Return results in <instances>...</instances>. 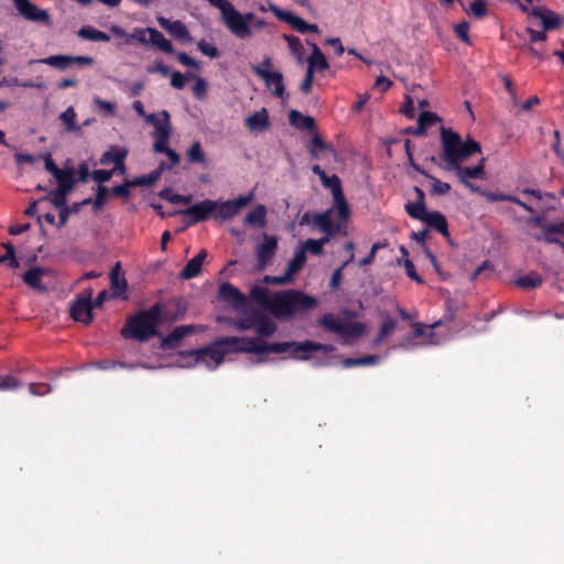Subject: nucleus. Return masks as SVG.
I'll return each instance as SVG.
<instances>
[{
    "instance_id": "1",
    "label": "nucleus",
    "mask_w": 564,
    "mask_h": 564,
    "mask_svg": "<svg viewBox=\"0 0 564 564\" xmlns=\"http://www.w3.org/2000/svg\"><path fill=\"white\" fill-rule=\"evenodd\" d=\"M220 343L224 344L226 352H248V354H262V352H290L294 358L300 360H307L315 351L329 354L335 350L333 345H324L312 340L305 341H284L268 344L261 338L236 337L228 336L221 337Z\"/></svg>"
},
{
    "instance_id": "2",
    "label": "nucleus",
    "mask_w": 564,
    "mask_h": 564,
    "mask_svg": "<svg viewBox=\"0 0 564 564\" xmlns=\"http://www.w3.org/2000/svg\"><path fill=\"white\" fill-rule=\"evenodd\" d=\"M207 1L219 10L221 23L239 40L251 39L254 30L260 31L265 25L263 19L258 18L253 12H240L229 0Z\"/></svg>"
},
{
    "instance_id": "3",
    "label": "nucleus",
    "mask_w": 564,
    "mask_h": 564,
    "mask_svg": "<svg viewBox=\"0 0 564 564\" xmlns=\"http://www.w3.org/2000/svg\"><path fill=\"white\" fill-rule=\"evenodd\" d=\"M441 147L440 154L443 161V170L452 172V167L466 161L469 156L481 152L480 143L468 138L463 141L460 135L451 128L441 127Z\"/></svg>"
},
{
    "instance_id": "4",
    "label": "nucleus",
    "mask_w": 564,
    "mask_h": 564,
    "mask_svg": "<svg viewBox=\"0 0 564 564\" xmlns=\"http://www.w3.org/2000/svg\"><path fill=\"white\" fill-rule=\"evenodd\" d=\"M162 312L161 303H155L150 308L129 316L120 332L122 337L144 343L159 336L158 327L162 319Z\"/></svg>"
},
{
    "instance_id": "5",
    "label": "nucleus",
    "mask_w": 564,
    "mask_h": 564,
    "mask_svg": "<svg viewBox=\"0 0 564 564\" xmlns=\"http://www.w3.org/2000/svg\"><path fill=\"white\" fill-rule=\"evenodd\" d=\"M317 304L318 301L315 296L297 290H288L274 294L271 299L270 310L275 317L289 318L295 313L315 308Z\"/></svg>"
},
{
    "instance_id": "6",
    "label": "nucleus",
    "mask_w": 564,
    "mask_h": 564,
    "mask_svg": "<svg viewBox=\"0 0 564 564\" xmlns=\"http://www.w3.org/2000/svg\"><path fill=\"white\" fill-rule=\"evenodd\" d=\"M545 215L546 213H543L528 219L529 225L541 229L533 238L549 245H558L564 251V221L545 223Z\"/></svg>"
},
{
    "instance_id": "7",
    "label": "nucleus",
    "mask_w": 564,
    "mask_h": 564,
    "mask_svg": "<svg viewBox=\"0 0 564 564\" xmlns=\"http://www.w3.org/2000/svg\"><path fill=\"white\" fill-rule=\"evenodd\" d=\"M147 122L154 127L153 135L155 141L153 143V150L158 153L166 154L171 149L167 143L172 131L171 117L169 111L162 110L160 115L150 113L147 117Z\"/></svg>"
},
{
    "instance_id": "8",
    "label": "nucleus",
    "mask_w": 564,
    "mask_h": 564,
    "mask_svg": "<svg viewBox=\"0 0 564 564\" xmlns=\"http://www.w3.org/2000/svg\"><path fill=\"white\" fill-rule=\"evenodd\" d=\"M318 325L326 330L339 334L345 338H358L366 333V325L361 322H341L334 314L326 313L318 319Z\"/></svg>"
},
{
    "instance_id": "9",
    "label": "nucleus",
    "mask_w": 564,
    "mask_h": 564,
    "mask_svg": "<svg viewBox=\"0 0 564 564\" xmlns=\"http://www.w3.org/2000/svg\"><path fill=\"white\" fill-rule=\"evenodd\" d=\"M219 202L204 199L203 202L194 204L187 207L186 209L181 210L180 213L184 216L191 217V220L187 223V226H192L198 223L206 221L210 217L219 219Z\"/></svg>"
},
{
    "instance_id": "10",
    "label": "nucleus",
    "mask_w": 564,
    "mask_h": 564,
    "mask_svg": "<svg viewBox=\"0 0 564 564\" xmlns=\"http://www.w3.org/2000/svg\"><path fill=\"white\" fill-rule=\"evenodd\" d=\"M485 162L486 159L482 158L475 166H463L462 163H458L452 167V172H455L458 181L473 193H480L479 187L471 183L469 180H484L486 177Z\"/></svg>"
},
{
    "instance_id": "11",
    "label": "nucleus",
    "mask_w": 564,
    "mask_h": 564,
    "mask_svg": "<svg viewBox=\"0 0 564 564\" xmlns=\"http://www.w3.org/2000/svg\"><path fill=\"white\" fill-rule=\"evenodd\" d=\"M322 184L324 187L330 189L341 223L347 221L350 216V209L343 192L340 178L334 174L327 176L325 181H322Z\"/></svg>"
},
{
    "instance_id": "12",
    "label": "nucleus",
    "mask_w": 564,
    "mask_h": 564,
    "mask_svg": "<svg viewBox=\"0 0 564 564\" xmlns=\"http://www.w3.org/2000/svg\"><path fill=\"white\" fill-rule=\"evenodd\" d=\"M188 354L195 355L197 361L206 362L208 366L209 362H212L213 368H216L224 360L226 349L224 347V344L220 343V338H218L210 345L196 350H192Z\"/></svg>"
},
{
    "instance_id": "13",
    "label": "nucleus",
    "mask_w": 564,
    "mask_h": 564,
    "mask_svg": "<svg viewBox=\"0 0 564 564\" xmlns=\"http://www.w3.org/2000/svg\"><path fill=\"white\" fill-rule=\"evenodd\" d=\"M251 69L264 82L265 86L272 90V94L275 97L284 98L285 86L283 83V75L280 72H269L268 69L262 68L261 65H252Z\"/></svg>"
},
{
    "instance_id": "14",
    "label": "nucleus",
    "mask_w": 564,
    "mask_h": 564,
    "mask_svg": "<svg viewBox=\"0 0 564 564\" xmlns=\"http://www.w3.org/2000/svg\"><path fill=\"white\" fill-rule=\"evenodd\" d=\"M94 304L90 295L84 299H77L70 306V316L76 322H82L88 325L93 322Z\"/></svg>"
},
{
    "instance_id": "15",
    "label": "nucleus",
    "mask_w": 564,
    "mask_h": 564,
    "mask_svg": "<svg viewBox=\"0 0 564 564\" xmlns=\"http://www.w3.org/2000/svg\"><path fill=\"white\" fill-rule=\"evenodd\" d=\"M278 248V240L273 236L264 235L263 242L257 248L256 258L259 270H263L273 259Z\"/></svg>"
},
{
    "instance_id": "16",
    "label": "nucleus",
    "mask_w": 564,
    "mask_h": 564,
    "mask_svg": "<svg viewBox=\"0 0 564 564\" xmlns=\"http://www.w3.org/2000/svg\"><path fill=\"white\" fill-rule=\"evenodd\" d=\"M421 217H412L413 219L421 220L427 224L430 227L434 228L437 232L443 235L444 237L449 236L448 224L446 217L437 210L429 212L427 209L423 213H420Z\"/></svg>"
},
{
    "instance_id": "17",
    "label": "nucleus",
    "mask_w": 564,
    "mask_h": 564,
    "mask_svg": "<svg viewBox=\"0 0 564 564\" xmlns=\"http://www.w3.org/2000/svg\"><path fill=\"white\" fill-rule=\"evenodd\" d=\"M158 23L162 29L181 42H191L193 40L186 25L180 20L170 21L164 17H159Z\"/></svg>"
},
{
    "instance_id": "18",
    "label": "nucleus",
    "mask_w": 564,
    "mask_h": 564,
    "mask_svg": "<svg viewBox=\"0 0 564 564\" xmlns=\"http://www.w3.org/2000/svg\"><path fill=\"white\" fill-rule=\"evenodd\" d=\"M251 200V195L239 196L232 200L219 202L218 216L220 220L232 218L241 208L247 206Z\"/></svg>"
},
{
    "instance_id": "19",
    "label": "nucleus",
    "mask_w": 564,
    "mask_h": 564,
    "mask_svg": "<svg viewBox=\"0 0 564 564\" xmlns=\"http://www.w3.org/2000/svg\"><path fill=\"white\" fill-rule=\"evenodd\" d=\"M333 209H328L324 213L314 214L313 223L324 235L335 236L341 229V223H334L332 219Z\"/></svg>"
},
{
    "instance_id": "20",
    "label": "nucleus",
    "mask_w": 564,
    "mask_h": 564,
    "mask_svg": "<svg viewBox=\"0 0 564 564\" xmlns=\"http://www.w3.org/2000/svg\"><path fill=\"white\" fill-rule=\"evenodd\" d=\"M194 333L195 327L193 325L176 326L169 335L162 338L161 347L164 350L175 349L184 337Z\"/></svg>"
},
{
    "instance_id": "21",
    "label": "nucleus",
    "mask_w": 564,
    "mask_h": 564,
    "mask_svg": "<svg viewBox=\"0 0 564 564\" xmlns=\"http://www.w3.org/2000/svg\"><path fill=\"white\" fill-rule=\"evenodd\" d=\"M270 10L280 21L288 23L296 32L302 34L306 33L307 22L302 18L288 10H282L274 4L270 6Z\"/></svg>"
},
{
    "instance_id": "22",
    "label": "nucleus",
    "mask_w": 564,
    "mask_h": 564,
    "mask_svg": "<svg viewBox=\"0 0 564 564\" xmlns=\"http://www.w3.org/2000/svg\"><path fill=\"white\" fill-rule=\"evenodd\" d=\"M219 297L234 307L245 305L246 296L229 282H224L218 290Z\"/></svg>"
},
{
    "instance_id": "23",
    "label": "nucleus",
    "mask_w": 564,
    "mask_h": 564,
    "mask_svg": "<svg viewBox=\"0 0 564 564\" xmlns=\"http://www.w3.org/2000/svg\"><path fill=\"white\" fill-rule=\"evenodd\" d=\"M19 13L28 21L42 22L46 25L51 23L50 14L47 11L37 8L35 4L25 1L19 9Z\"/></svg>"
},
{
    "instance_id": "24",
    "label": "nucleus",
    "mask_w": 564,
    "mask_h": 564,
    "mask_svg": "<svg viewBox=\"0 0 564 564\" xmlns=\"http://www.w3.org/2000/svg\"><path fill=\"white\" fill-rule=\"evenodd\" d=\"M245 126L250 132H263L270 127L269 113L265 108L253 112L245 120Z\"/></svg>"
},
{
    "instance_id": "25",
    "label": "nucleus",
    "mask_w": 564,
    "mask_h": 564,
    "mask_svg": "<svg viewBox=\"0 0 564 564\" xmlns=\"http://www.w3.org/2000/svg\"><path fill=\"white\" fill-rule=\"evenodd\" d=\"M207 257V251L202 249L194 258H192L180 272V278L189 280L197 276L202 271V265Z\"/></svg>"
},
{
    "instance_id": "26",
    "label": "nucleus",
    "mask_w": 564,
    "mask_h": 564,
    "mask_svg": "<svg viewBox=\"0 0 564 564\" xmlns=\"http://www.w3.org/2000/svg\"><path fill=\"white\" fill-rule=\"evenodd\" d=\"M290 123L299 130H306L311 132L316 131V121L313 117L303 115L297 110H290Z\"/></svg>"
},
{
    "instance_id": "27",
    "label": "nucleus",
    "mask_w": 564,
    "mask_h": 564,
    "mask_svg": "<svg viewBox=\"0 0 564 564\" xmlns=\"http://www.w3.org/2000/svg\"><path fill=\"white\" fill-rule=\"evenodd\" d=\"M253 330L264 338L271 337L276 330V324L265 314L256 312V325Z\"/></svg>"
},
{
    "instance_id": "28",
    "label": "nucleus",
    "mask_w": 564,
    "mask_h": 564,
    "mask_svg": "<svg viewBox=\"0 0 564 564\" xmlns=\"http://www.w3.org/2000/svg\"><path fill=\"white\" fill-rule=\"evenodd\" d=\"M312 54L307 58V70H311L314 73L326 70L329 67V64L325 57V55L322 53L321 48L315 44L312 43Z\"/></svg>"
},
{
    "instance_id": "29",
    "label": "nucleus",
    "mask_w": 564,
    "mask_h": 564,
    "mask_svg": "<svg viewBox=\"0 0 564 564\" xmlns=\"http://www.w3.org/2000/svg\"><path fill=\"white\" fill-rule=\"evenodd\" d=\"M149 44L155 46L158 50L165 54H173L175 52L173 44L160 31L154 28H148Z\"/></svg>"
},
{
    "instance_id": "30",
    "label": "nucleus",
    "mask_w": 564,
    "mask_h": 564,
    "mask_svg": "<svg viewBox=\"0 0 564 564\" xmlns=\"http://www.w3.org/2000/svg\"><path fill=\"white\" fill-rule=\"evenodd\" d=\"M413 191L415 194V200L405 204V212L411 218L421 217L420 213L426 210L425 193L419 186H414Z\"/></svg>"
},
{
    "instance_id": "31",
    "label": "nucleus",
    "mask_w": 564,
    "mask_h": 564,
    "mask_svg": "<svg viewBox=\"0 0 564 564\" xmlns=\"http://www.w3.org/2000/svg\"><path fill=\"white\" fill-rule=\"evenodd\" d=\"M127 155L128 151L126 149L119 147H110V149L101 155L100 164L108 165L113 163L121 166V163L124 162Z\"/></svg>"
},
{
    "instance_id": "32",
    "label": "nucleus",
    "mask_w": 564,
    "mask_h": 564,
    "mask_svg": "<svg viewBox=\"0 0 564 564\" xmlns=\"http://www.w3.org/2000/svg\"><path fill=\"white\" fill-rule=\"evenodd\" d=\"M54 178L57 182V188L69 192V193L73 191V188L76 184L75 171L73 169H62L54 176Z\"/></svg>"
},
{
    "instance_id": "33",
    "label": "nucleus",
    "mask_w": 564,
    "mask_h": 564,
    "mask_svg": "<svg viewBox=\"0 0 564 564\" xmlns=\"http://www.w3.org/2000/svg\"><path fill=\"white\" fill-rule=\"evenodd\" d=\"M110 283L115 296L120 295L127 290V281L121 274V267L119 262H117L110 271Z\"/></svg>"
},
{
    "instance_id": "34",
    "label": "nucleus",
    "mask_w": 564,
    "mask_h": 564,
    "mask_svg": "<svg viewBox=\"0 0 564 564\" xmlns=\"http://www.w3.org/2000/svg\"><path fill=\"white\" fill-rule=\"evenodd\" d=\"M44 270L39 267H33L24 272L23 281L26 285L34 290L45 291V286L41 282Z\"/></svg>"
},
{
    "instance_id": "35",
    "label": "nucleus",
    "mask_w": 564,
    "mask_h": 564,
    "mask_svg": "<svg viewBox=\"0 0 564 564\" xmlns=\"http://www.w3.org/2000/svg\"><path fill=\"white\" fill-rule=\"evenodd\" d=\"M306 262V253L305 248H296L292 259L289 261L285 272L293 279V275L296 274Z\"/></svg>"
},
{
    "instance_id": "36",
    "label": "nucleus",
    "mask_w": 564,
    "mask_h": 564,
    "mask_svg": "<svg viewBox=\"0 0 564 564\" xmlns=\"http://www.w3.org/2000/svg\"><path fill=\"white\" fill-rule=\"evenodd\" d=\"M77 35L83 40H88V41H94V42H109L110 41V36L107 33H105L100 30H97L90 25L82 26L77 31Z\"/></svg>"
},
{
    "instance_id": "37",
    "label": "nucleus",
    "mask_w": 564,
    "mask_h": 564,
    "mask_svg": "<svg viewBox=\"0 0 564 564\" xmlns=\"http://www.w3.org/2000/svg\"><path fill=\"white\" fill-rule=\"evenodd\" d=\"M531 14L541 18L544 31L554 30L561 25V20L554 12L543 14L540 8H533Z\"/></svg>"
},
{
    "instance_id": "38",
    "label": "nucleus",
    "mask_w": 564,
    "mask_h": 564,
    "mask_svg": "<svg viewBox=\"0 0 564 564\" xmlns=\"http://www.w3.org/2000/svg\"><path fill=\"white\" fill-rule=\"evenodd\" d=\"M267 209L263 205H257L251 209L246 218L245 223L254 227H263L265 225Z\"/></svg>"
},
{
    "instance_id": "39",
    "label": "nucleus",
    "mask_w": 564,
    "mask_h": 564,
    "mask_svg": "<svg viewBox=\"0 0 564 564\" xmlns=\"http://www.w3.org/2000/svg\"><path fill=\"white\" fill-rule=\"evenodd\" d=\"M35 62L55 67L61 70H64L70 66L69 55H62V54L52 55V56H48L45 58L37 59Z\"/></svg>"
},
{
    "instance_id": "40",
    "label": "nucleus",
    "mask_w": 564,
    "mask_h": 564,
    "mask_svg": "<svg viewBox=\"0 0 564 564\" xmlns=\"http://www.w3.org/2000/svg\"><path fill=\"white\" fill-rule=\"evenodd\" d=\"M163 165L164 163L162 162L161 165L156 170L152 171L150 174L137 176L133 180H131L133 186L135 187L153 185L161 177Z\"/></svg>"
},
{
    "instance_id": "41",
    "label": "nucleus",
    "mask_w": 564,
    "mask_h": 564,
    "mask_svg": "<svg viewBox=\"0 0 564 564\" xmlns=\"http://www.w3.org/2000/svg\"><path fill=\"white\" fill-rule=\"evenodd\" d=\"M542 282L543 279L535 272L528 273L516 280L517 285L525 290L535 289L540 286Z\"/></svg>"
},
{
    "instance_id": "42",
    "label": "nucleus",
    "mask_w": 564,
    "mask_h": 564,
    "mask_svg": "<svg viewBox=\"0 0 564 564\" xmlns=\"http://www.w3.org/2000/svg\"><path fill=\"white\" fill-rule=\"evenodd\" d=\"M186 159L192 164H194V163L205 164L206 163L205 153L202 149V144L199 141H196L191 145V148L186 152Z\"/></svg>"
},
{
    "instance_id": "43",
    "label": "nucleus",
    "mask_w": 564,
    "mask_h": 564,
    "mask_svg": "<svg viewBox=\"0 0 564 564\" xmlns=\"http://www.w3.org/2000/svg\"><path fill=\"white\" fill-rule=\"evenodd\" d=\"M77 115L73 107H68L65 111H63L59 116V119L65 124L67 131H78L80 128L76 123Z\"/></svg>"
},
{
    "instance_id": "44",
    "label": "nucleus",
    "mask_w": 564,
    "mask_h": 564,
    "mask_svg": "<svg viewBox=\"0 0 564 564\" xmlns=\"http://www.w3.org/2000/svg\"><path fill=\"white\" fill-rule=\"evenodd\" d=\"M250 296L253 301L262 306L270 308L271 300L269 297V290L262 286H253L250 291Z\"/></svg>"
},
{
    "instance_id": "45",
    "label": "nucleus",
    "mask_w": 564,
    "mask_h": 564,
    "mask_svg": "<svg viewBox=\"0 0 564 564\" xmlns=\"http://www.w3.org/2000/svg\"><path fill=\"white\" fill-rule=\"evenodd\" d=\"M424 176L432 181V195H446L451 192L452 186L449 183L442 182L430 173H427V175Z\"/></svg>"
},
{
    "instance_id": "46",
    "label": "nucleus",
    "mask_w": 564,
    "mask_h": 564,
    "mask_svg": "<svg viewBox=\"0 0 564 564\" xmlns=\"http://www.w3.org/2000/svg\"><path fill=\"white\" fill-rule=\"evenodd\" d=\"M159 196L172 204H188L192 200V197L184 196L181 194H173L171 188H164L159 193Z\"/></svg>"
},
{
    "instance_id": "47",
    "label": "nucleus",
    "mask_w": 564,
    "mask_h": 564,
    "mask_svg": "<svg viewBox=\"0 0 564 564\" xmlns=\"http://www.w3.org/2000/svg\"><path fill=\"white\" fill-rule=\"evenodd\" d=\"M149 34L148 28H135L132 33H128L127 43L130 44L131 42L135 41L140 44L148 45L149 44V37L147 36Z\"/></svg>"
},
{
    "instance_id": "48",
    "label": "nucleus",
    "mask_w": 564,
    "mask_h": 564,
    "mask_svg": "<svg viewBox=\"0 0 564 564\" xmlns=\"http://www.w3.org/2000/svg\"><path fill=\"white\" fill-rule=\"evenodd\" d=\"M438 121H441V118L436 113L431 111H423L420 113L417 118V123H420V126H422L425 131L429 127L433 126Z\"/></svg>"
},
{
    "instance_id": "49",
    "label": "nucleus",
    "mask_w": 564,
    "mask_h": 564,
    "mask_svg": "<svg viewBox=\"0 0 564 564\" xmlns=\"http://www.w3.org/2000/svg\"><path fill=\"white\" fill-rule=\"evenodd\" d=\"M68 193L69 192L56 188L51 192L50 199H51L52 204L57 208L66 207V200H67L66 197H67Z\"/></svg>"
},
{
    "instance_id": "50",
    "label": "nucleus",
    "mask_w": 564,
    "mask_h": 564,
    "mask_svg": "<svg viewBox=\"0 0 564 564\" xmlns=\"http://www.w3.org/2000/svg\"><path fill=\"white\" fill-rule=\"evenodd\" d=\"M469 23L467 21H463L454 26L455 35L465 44L470 45L471 41L468 34Z\"/></svg>"
},
{
    "instance_id": "51",
    "label": "nucleus",
    "mask_w": 564,
    "mask_h": 564,
    "mask_svg": "<svg viewBox=\"0 0 564 564\" xmlns=\"http://www.w3.org/2000/svg\"><path fill=\"white\" fill-rule=\"evenodd\" d=\"M23 383L14 376L0 377V390H17L22 387Z\"/></svg>"
},
{
    "instance_id": "52",
    "label": "nucleus",
    "mask_w": 564,
    "mask_h": 564,
    "mask_svg": "<svg viewBox=\"0 0 564 564\" xmlns=\"http://www.w3.org/2000/svg\"><path fill=\"white\" fill-rule=\"evenodd\" d=\"M256 312L257 311H254L251 314H249V315H247V316L236 321L235 327L238 330H250V329H253L254 325H256Z\"/></svg>"
},
{
    "instance_id": "53",
    "label": "nucleus",
    "mask_w": 564,
    "mask_h": 564,
    "mask_svg": "<svg viewBox=\"0 0 564 564\" xmlns=\"http://www.w3.org/2000/svg\"><path fill=\"white\" fill-rule=\"evenodd\" d=\"M284 40L288 42L289 48L294 55H296L297 57H301L303 55L304 47L301 40L297 36L284 35Z\"/></svg>"
},
{
    "instance_id": "54",
    "label": "nucleus",
    "mask_w": 564,
    "mask_h": 564,
    "mask_svg": "<svg viewBox=\"0 0 564 564\" xmlns=\"http://www.w3.org/2000/svg\"><path fill=\"white\" fill-rule=\"evenodd\" d=\"M395 328H397V322L390 317L386 318L380 326V330L378 334V341H381L386 337L391 335Z\"/></svg>"
},
{
    "instance_id": "55",
    "label": "nucleus",
    "mask_w": 564,
    "mask_h": 564,
    "mask_svg": "<svg viewBox=\"0 0 564 564\" xmlns=\"http://www.w3.org/2000/svg\"><path fill=\"white\" fill-rule=\"evenodd\" d=\"M131 187H134L133 184H132V181L131 180L130 181H126L124 183H122L120 185L113 186L112 189H111V194L113 196L127 199L131 195V192H130Z\"/></svg>"
},
{
    "instance_id": "56",
    "label": "nucleus",
    "mask_w": 564,
    "mask_h": 564,
    "mask_svg": "<svg viewBox=\"0 0 564 564\" xmlns=\"http://www.w3.org/2000/svg\"><path fill=\"white\" fill-rule=\"evenodd\" d=\"M469 12L477 19H482L487 15V0H475L469 6Z\"/></svg>"
},
{
    "instance_id": "57",
    "label": "nucleus",
    "mask_w": 564,
    "mask_h": 564,
    "mask_svg": "<svg viewBox=\"0 0 564 564\" xmlns=\"http://www.w3.org/2000/svg\"><path fill=\"white\" fill-rule=\"evenodd\" d=\"M197 47L202 54H204L210 58H217L220 56L219 50L215 45H212V44L205 42L204 40H200L197 43Z\"/></svg>"
},
{
    "instance_id": "58",
    "label": "nucleus",
    "mask_w": 564,
    "mask_h": 564,
    "mask_svg": "<svg viewBox=\"0 0 564 564\" xmlns=\"http://www.w3.org/2000/svg\"><path fill=\"white\" fill-rule=\"evenodd\" d=\"M299 248H305V252L308 251L314 256H322L324 253V248L316 239H307L303 245Z\"/></svg>"
},
{
    "instance_id": "59",
    "label": "nucleus",
    "mask_w": 564,
    "mask_h": 564,
    "mask_svg": "<svg viewBox=\"0 0 564 564\" xmlns=\"http://www.w3.org/2000/svg\"><path fill=\"white\" fill-rule=\"evenodd\" d=\"M107 195H108V188L104 185H99L97 188L96 197L91 202L95 209H99L104 206Z\"/></svg>"
},
{
    "instance_id": "60",
    "label": "nucleus",
    "mask_w": 564,
    "mask_h": 564,
    "mask_svg": "<svg viewBox=\"0 0 564 564\" xmlns=\"http://www.w3.org/2000/svg\"><path fill=\"white\" fill-rule=\"evenodd\" d=\"M171 86L175 89H183L187 80V75H183L181 72H171Z\"/></svg>"
},
{
    "instance_id": "61",
    "label": "nucleus",
    "mask_w": 564,
    "mask_h": 564,
    "mask_svg": "<svg viewBox=\"0 0 564 564\" xmlns=\"http://www.w3.org/2000/svg\"><path fill=\"white\" fill-rule=\"evenodd\" d=\"M29 391L33 395H45L52 391V388L47 383H30Z\"/></svg>"
},
{
    "instance_id": "62",
    "label": "nucleus",
    "mask_w": 564,
    "mask_h": 564,
    "mask_svg": "<svg viewBox=\"0 0 564 564\" xmlns=\"http://www.w3.org/2000/svg\"><path fill=\"white\" fill-rule=\"evenodd\" d=\"M147 72L149 74H154V73H159L161 74L163 77H167L170 74H171V70L167 66H165L162 62L160 61H156L154 62L152 65H149L147 67Z\"/></svg>"
},
{
    "instance_id": "63",
    "label": "nucleus",
    "mask_w": 564,
    "mask_h": 564,
    "mask_svg": "<svg viewBox=\"0 0 564 564\" xmlns=\"http://www.w3.org/2000/svg\"><path fill=\"white\" fill-rule=\"evenodd\" d=\"M113 175V171L108 170H95L91 173V177L95 182L102 184L108 182Z\"/></svg>"
},
{
    "instance_id": "64",
    "label": "nucleus",
    "mask_w": 564,
    "mask_h": 564,
    "mask_svg": "<svg viewBox=\"0 0 564 564\" xmlns=\"http://www.w3.org/2000/svg\"><path fill=\"white\" fill-rule=\"evenodd\" d=\"M307 148H313L321 151H328L330 147L322 139V137L315 131L313 138Z\"/></svg>"
}]
</instances>
